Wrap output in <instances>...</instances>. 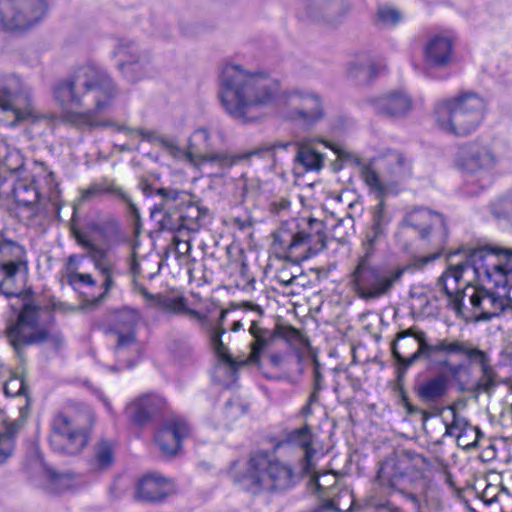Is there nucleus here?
Instances as JSON below:
<instances>
[{
	"label": "nucleus",
	"mask_w": 512,
	"mask_h": 512,
	"mask_svg": "<svg viewBox=\"0 0 512 512\" xmlns=\"http://www.w3.org/2000/svg\"><path fill=\"white\" fill-rule=\"evenodd\" d=\"M118 95V87L110 73L101 65L86 62L77 66L66 77L58 80L53 87V96L64 112V120L77 126L111 127L127 135L137 133L152 144L159 146L167 156L185 160H248L252 157L276 159L281 152L293 148V160H324L325 154L319 148L330 149L336 160H362L347 146L327 141L320 137L304 138L297 142L263 143L237 154H209L210 134L205 128L196 129L188 139L187 146H181L176 138L158 131L133 130L111 120L97 121L96 114L107 112Z\"/></svg>",
	"instance_id": "nucleus-1"
},
{
	"label": "nucleus",
	"mask_w": 512,
	"mask_h": 512,
	"mask_svg": "<svg viewBox=\"0 0 512 512\" xmlns=\"http://www.w3.org/2000/svg\"><path fill=\"white\" fill-rule=\"evenodd\" d=\"M281 94L280 82L263 70H249L238 64L224 66L219 98L225 112L247 124L258 120L274 106Z\"/></svg>",
	"instance_id": "nucleus-2"
},
{
	"label": "nucleus",
	"mask_w": 512,
	"mask_h": 512,
	"mask_svg": "<svg viewBox=\"0 0 512 512\" xmlns=\"http://www.w3.org/2000/svg\"><path fill=\"white\" fill-rule=\"evenodd\" d=\"M456 341L457 338H440L431 343L424 331L410 327L396 334L390 349L400 371L405 372L418 361L424 360L429 368L457 380L468 371V365L452 362Z\"/></svg>",
	"instance_id": "nucleus-3"
},
{
	"label": "nucleus",
	"mask_w": 512,
	"mask_h": 512,
	"mask_svg": "<svg viewBox=\"0 0 512 512\" xmlns=\"http://www.w3.org/2000/svg\"><path fill=\"white\" fill-rule=\"evenodd\" d=\"M233 479L242 490L258 495L291 488L296 482V475L288 462L273 453L258 451L249 457L245 470L235 473Z\"/></svg>",
	"instance_id": "nucleus-4"
},
{
	"label": "nucleus",
	"mask_w": 512,
	"mask_h": 512,
	"mask_svg": "<svg viewBox=\"0 0 512 512\" xmlns=\"http://www.w3.org/2000/svg\"><path fill=\"white\" fill-rule=\"evenodd\" d=\"M469 269L473 271L470 253L465 261L457 263L451 261L447 271L439 279V283H441L443 290L449 297L453 308L459 312L463 306V300L467 297L473 308L476 320L487 321L499 316L505 309L497 288L495 290H487L470 285H467L462 290L456 287L450 288V285L452 283L457 284L462 279L463 273Z\"/></svg>",
	"instance_id": "nucleus-5"
},
{
	"label": "nucleus",
	"mask_w": 512,
	"mask_h": 512,
	"mask_svg": "<svg viewBox=\"0 0 512 512\" xmlns=\"http://www.w3.org/2000/svg\"><path fill=\"white\" fill-rule=\"evenodd\" d=\"M45 313H49L48 307L29 299L23 303L15 320L8 323L7 339L20 358L23 357V350L31 345L48 342L58 348L63 344L62 335L43 322Z\"/></svg>",
	"instance_id": "nucleus-6"
},
{
	"label": "nucleus",
	"mask_w": 512,
	"mask_h": 512,
	"mask_svg": "<svg viewBox=\"0 0 512 512\" xmlns=\"http://www.w3.org/2000/svg\"><path fill=\"white\" fill-rule=\"evenodd\" d=\"M485 108V101L479 95L464 92L437 101L434 105V120L443 132L464 137L478 128Z\"/></svg>",
	"instance_id": "nucleus-7"
},
{
	"label": "nucleus",
	"mask_w": 512,
	"mask_h": 512,
	"mask_svg": "<svg viewBox=\"0 0 512 512\" xmlns=\"http://www.w3.org/2000/svg\"><path fill=\"white\" fill-rule=\"evenodd\" d=\"M375 249L362 248L356 265L350 274V283L355 293L363 300H375L388 295L398 284L407 267L376 265Z\"/></svg>",
	"instance_id": "nucleus-8"
},
{
	"label": "nucleus",
	"mask_w": 512,
	"mask_h": 512,
	"mask_svg": "<svg viewBox=\"0 0 512 512\" xmlns=\"http://www.w3.org/2000/svg\"><path fill=\"white\" fill-rule=\"evenodd\" d=\"M300 225L296 220L283 223L273 234V248L284 258L304 260L326 247L324 223L309 218Z\"/></svg>",
	"instance_id": "nucleus-9"
},
{
	"label": "nucleus",
	"mask_w": 512,
	"mask_h": 512,
	"mask_svg": "<svg viewBox=\"0 0 512 512\" xmlns=\"http://www.w3.org/2000/svg\"><path fill=\"white\" fill-rule=\"evenodd\" d=\"M93 422L94 415L88 407L78 412L69 409L55 413L48 436L51 448L62 455L79 454L88 443V428Z\"/></svg>",
	"instance_id": "nucleus-10"
},
{
	"label": "nucleus",
	"mask_w": 512,
	"mask_h": 512,
	"mask_svg": "<svg viewBox=\"0 0 512 512\" xmlns=\"http://www.w3.org/2000/svg\"><path fill=\"white\" fill-rule=\"evenodd\" d=\"M229 313L228 309L220 312L217 322L212 321V328L208 329L209 342L212 350L218 359L229 365L230 368L236 370L249 364H258L261 354L272 343L275 338V331L265 328L260 319L251 320L249 334L253 340L250 343L251 352L245 359H236L229 353L228 347L223 343L222 336L226 333L224 328V320Z\"/></svg>",
	"instance_id": "nucleus-11"
},
{
	"label": "nucleus",
	"mask_w": 512,
	"mask_h": 512,
	"mask_svg": "<svg viewBox=\"0 0 512 512\" xmlns=\"http://www.w3.org/2000/svg\"><path fill=\"white\" fill-rule=\"evenodd\" d=\"M473 272L494 282L504 309H512V249L476 248L470 251Z\"/></svg>",
	"instance_id": "nucleus-12"
},
{
	"label": "nucleus",
	"mask_w": 512,
	"mask_h": 512,
	"mask_svg": "<svg viewBox=\"0 0 512 512\" xmlns=\"http://www.w3.org/2000/svg\"><path fill=\"white\" fill-rule=\"evenodd\" d=\"M420 456L410 451L393 452L379 461L373 479L385 494L392 495L403 486H415L422 478Z\"/></svg>",
	"instance_id": "nucleus-13"
},
{
	"label": "nucleus",
	"mask_w": 512,
	"mask_h": 512,
	"mask_svg": "<svg viewBox=\"0 0 512 512\" xmlns=\"http://www.w3.org/2000/svg\"><path fill=\"white\" fill-rule=\"evenodd\" d=\"M0 109L3 112H11L14 120L10 126L14 127L21 122L28 121L32 125L40 122H49L50 118L45 114L35 111L30 90L23 86L17 77H9L0 85Z\"/></svg>",
	"instance_id": "nucleus-14"
},
{
	"label": "nucleus",
	"mask_w": 512,
	"mask_h": 512,
	"mask_svg": "<svg viewBox=\"0 0 512 512\" xmlns=\"http://www.w3.org/2000/svg\"><path fill=\"white\" fill-rule=\"evenodd\" d=\"M0 30L23 33L38 24L47 11L45 0H0Z\"/></svg>",
	"instance_id": "nucleus-15"
},
{
	"label": "nucleus",
	"mask_w": 512,
	"mask_h": 512,
	"mask_svg": "<svg viewBox=\"0 0 512 512\" xmlns=\"http://www.w3.org/2000/svg\"><path fill=\"white\" fill-rule=\"evenodd\" d=\"M28 270L25 248L0 232V292L10 297L16 295L11 288L17 278Z\"/></svg>",
	"instance_id": "nucleus-16"
},
{
	"label": "nucleus",
	"mask_w": 512,
	"mask_h": 512,
	"mask_svg": "<svg viewBox=\"0 0 512 512\" xmlns=\"http://www.w3.org/2000/svg\"><path fill=\"white\" fill-rule=\"evenodd\" d=\"M76 242L87 250V256L90 258L94 268L102 276L103 292L92 300L94 305L102 302L110 290L114 287V277L119 274L117 261L111 255L109 249L96 245L86 233L79 230L73 231Z\"/></svg>",
	"instance_id": "nucleus-17"
},
{
	"label": "nucleus",
	"mask_w": 512,
	"mask_h": 512,
	"mask_svg": "<svg viewBox=\"0 0 512 512\" xmlns=\"http://www.w3.org/2000/svg\"><path fill=\"white\" fill-rule=\"evenodd\" d=\"M286 104L290 107L288 117L311 128L324 118L320 97L312 92L293 90L286 93Z\"/></svg>",
	"instance_id": "nucleus-18"
},
{
	"label": "nucleus",
	"mask_w": 512,
	"mask_h": 512,
	"mask_svg": "<svg viewBox=\"0 0 512 512\" xmlns=\"http://www.w3.org/2000/svg\"><path fill=\"white\" fill-rule=\"evenodd\" d=\"M139 321V314L134 310H124L117 316L115 334L117 343L115 353L120 362L126 363L131 367L134 362L127 355L138 354L140 346L136 340L135 327Z\"/></svg>",
	"instance_id": "nucleus-19"
},
{
	"label": "nucleus",
	"mask_w": 512,
	"mask_h": 512,
	"mask_svg": "<svg viewBox=\"0 0 512 512\" xmlns=\"http://www.w3.org/2000/svg\"><path fill=\"white\" fill-rule=\"evenodd\" d=\"M453 356L464 357L471 364H478L480 366L482 374L477 382L478 389L489 394L495 388L496 373L490 365V358L485 351L479 349L469 340L457 338L452 351Z\"/></svg>",
	"instance_id": "nucleus-20"
},
{
	"label": "nucleus",
	"mask_w": 512,
	"mask_h": 512,
	"mask_svg": "<svg viewBox=\"0 0 512 512\" xmlns=\"http://www.w3.org/2000/svg\"><path fill=\"white\" fill-rule=\"evenodd\" d=\"M156 193L162 197V203L153 210V214L156 210L164 211L163 217L159 221L161 229L174 234L187 233L180 206L176 204L187 196L186 193L172 188H159L156 189Z\"/></svg>",
	"instance_id": "nucleus-21"
},
{
	"label": "nucleus",
	"mask_w": 512,
	"mask_h": 512,
	"mask_svg": "<svg viewBox=\"0 0 512 512\" xmlns=\"http://www.w3.org/2000/svg\"><path fill=\"white\" fill-rule=\"evenodd\" d=\"M349 0H305L303 16L312 22L335 24L350 10Z\"/></svg>",
	"instance_id": "nucleus-22"
},
{
	"label": "nucleus",
	"mask_w": 512,
	"mask_h": 512,
	"mask_svg": "<svg viewBox=\"0 0 512 512\" xmlns=\"http://www.w3.org/2000/svg\"><path fill=\"white\" fill-rule=\"evenodd\" d=\"M173 482L157 472L144 474L136 484L135 497L145 502H161L174 493Z\"/></svg>",
	"instance_id": "nucleus-23"
},
{
	"label": "nucleus",
	"mask_w": 512,
	"mask_h": 512,
	"mask_svg": "<svg viewBox=\"0 0 512 512\" xmlns=\"http://www.w3.org/2000/svg\"><path fill=\"white\" fill-rule=\"evenodd\" d=\"M189 434L187 423L181 418L170 419L156 435V443L162 454L174 456L181 448V441Z\"/></svg>",
	"instance_id": "nucleus-24"
},
{
	"label": "nucleus",
	"mask_w": 512,
	"mask_h": 512,
	"mask_svg": "<svg viewBox=\"0 0 512 512\" xmlns=\"http://www.w3.org/2000/svg\"><path fill=\"white\" fill-rule=\"evenodd\" d=\"M371 104L376 113L390 118L404 117L412 109L411 97L402 90L383 94L373 99Z\"/></svg>",
	"instance_id": "nucleus-25"
},
{
	"label": "nucleus",
	"mask_w": 512,
	"mask_h": 512,
	"mask_svg": "<svg viewBox=\"0 0 512 512\" xmlns=\"http://www.w3.org/2000/svg\"><path fill=\"white\" fill-rule=\"evenodd\" d=\"M105 193L125 202L130 212L134 216L139 217L138 209L130 196L121 187L117 186L113 180H108L107 178L99 182H93L87 188L80 189V197L75 201V206H80Z\"/></svg>",
	"instance_id": "nucleus-26"
},
{
	"label": "nucleus",
	"mask_w": 512,
	"mask_h": 512,
	"mask_svg": "<svg viewBox=\"0 0 512 512\" xmlns=\"http://www.w3.org/2000/svg\"><path fill=\"white\" fill-rule=\"evenodd\" d=\"M405 223L419 232L422 239H428L430 231L446 234L443 217L428 209L419 208L410 211L405 217Z\"/></svg>",
	"instance_id": "nucleus-27"
},
{
	"label": "nucleus",
	"mask_w": 512,
	"mask_h": 512,
	"mask_svg": "<svg viewBox=\"0 0 512 512\" xmlns=\"http://www.w3.org/2000/svg\"><path fill=\"white\" fill-rule=\"evenodd\" d=\"M165 400L154 394L144 395L130 403L126 412L138 424L147 423L165 407Z\"/></svg>",
	"instance_id": "nucleus-28"
},
{
	"label": "nucleus",
	"mask_w": 512,
	"mask_h": 512,
	"mask_svg": "<svg viewBox=\"0 0 512 512\" xmlns=\"http://www.w3.org/2000/svg\"><path fill=\"white\" fill-rule=\"evenodd\" d=\"M452 53V41L448 37L435 36L425 46V65L430 68H443L450 63Z\"/></svg>",
	"instance_id": "nucleus-29"
},
{
	"label": "nucleus",
	"mask_w": 512,
	"mask_h": 512,
	"mask_svg": "<svg viewBox=\"0 0 512 512\" xmlns=\"http://www.w3.org/2000/svg\"><path fill=\"white\" fill-rule=\"evenodd\" d=\"M314 438L315 436L307 424L295 429L288 436V442L303 451L301 468L304 473H311L314 469L316 455V450L313 447Z\"/></svg>",
	"instance_id": "nucleus-30"
},
{
	"label": "nucleus",
	"mask_w": 512,
	"mask_h": 512,
	"mask_svg": "<svg viewBox=\"0 0 512 512\" xmlns=\"http://www.w3.org/2000/svg\"><path fill=\"white\" fill-rule=\"evenodd\" d=\"M116 68L130 83H137L154 72L150 54L129 61H118Z\"/></svg>",
	"instance_id": "nucleus-31"
},
{
	"label": "nucleus",
	"mask_w": 512,
	"mask_h": 512,
	"mask_svg": "<svg viewBox=\"0 0 512 512\" xmlns=\"http://www.w3.org/2000/svg\"><path fill=\"white\" fill-rule=\"evenodd\" d=\"M185 198L178 201L184 225L187 233L196 232L208 218V210L193 202L184 203Z\"/></svg>",
	"instance_id": "nucleus-32"
},
{
	"label": "nucleus",
	"mask_w": 512,
	"mask_h": 512,
	"mask_svg": "<svg viewBox=\"0 0 512 512\" xmlns=\"http://www.w3.org/2000/svg\"><path fill=\"white\" fill-rule=\"evenodd\" d=\"M141 295L149 302L150 306L160 308L166 312L179 314L185 310L183 297H169L163 294H151L145 287L139 289Z\"/></svg>",
	"instance_id": "nucleus-33"
},
{
	"label": "nucleus",
	"mask_w": 512,
	"mask_h": 512,
	"mask_svg": "<svg viewBox=\"0 0 512 512\" xmlns=\"http://www.w3.org/2000/svg\"><path fill=\"white\" fill-rule=\"evenodd\" d=\"M448 383L445 375H438L418 387V396L425 402L439 401L447 392Z\"/></svg>",
	"instance_id": "nucleus-34"
},
{
	"label": "nucleus",
	"mask_w": 512,
	"mask_h": 512,
	"mask_svg": "<svg viewBox=\"0 0 512 512\" xmlns=\"http://www.w3.org/2000/svg\"><path fill=\"white\" fill-rule=\"evenodd\" d=\"M35 181V176H33L29 183L26 177H22L16 183H13V197L19 205L30 206L37 203L40 193L35 186Z\"/></svg>",
	"instance_id": "nucleus-35"
},
{
	"label": "nucleus",
	"mask_w": 512,
	"mask_h": 512,
	"mask_svg": "<svg viewBox=\"0 0 512 512\" xmlns=\"http://www.w3.org/2000/svg\"><path fill=\"white\" fill-rule=\"evenodd\" d=\"M114 458L115 449L113 442L101 440L94 447L91 466L94 470H106L112 466Z\"/></svg>",
	"instance_id": "nucleus-36"
},
{
	"label": "nucleus",
	"mask_w": 512,
	"mask_h": 512,
	"mask_svg": "<svg viewBox=\"0 0 512 512\" xmlns=\"http://www.w3.org/2000/svg\"><path fill=\"white\" fill-rule=\"evenodd\" d=\"M46 488L52 493H60L70 489L73 485V476L70 473L56 471L52 467L45 470Z\"/></svg>",
	"instance_id": "nucleus-37"
},
{
	"label": "nucleus",
	"mask_w": 512,
	"mask_h": 512,
	"mask_svg": "<svg viewBox=\"0 0 512 512\" xmlns=\"http://www.w3.org/2000/svg\"><path fill=\"white\" fill-rule=\"evenodd\" d=\"M312 485L319 494L323 504L326 502L327 498L340 488L338 486L336 475L330 472H325L315 477L312 480Z\"/></svg>",
	"instance_id": "nucleus-38"
},
{
	"label": "nucleus",
	"mask_w": 512,
	"mask_h": 512,
	"mask_svg": "<svg viewBox=\"0 0 512 512\" xmlns=\"http://www.w3.org/2000/svg\"><path fill=\"white\" fill-rule=\"evenodd\" d=\"M149 51L142 49L137 42L131 39H121L118 41L113 55L118 57V61H129L139 58L140 55H148Z\"/></svg>",
	"instance_id": "nucleus-39"
},
{
	"label": "nucleus",
	"mask_w": 512,
	"mask_h": 512,
	"mask_svg": "<svg viewBox=\"0 0 512 512\" xmlns=\"http://www.w3.org/2000/svg\"><path fill=\"white\" fill-rule=\"evenodd\" d=\"M352 503V492L346 488H339V490L326 499V502L322 506L326 510L347 512L350 510Z\"/></svg>",
	"instance_id": "nucleus-40"
},
{
	"label": "nucleus",
	"mask_w": 512,
	"mask_h": 512,
	"mask_svg": "<svg viewBox=\"0 0 512 512\" xmlns=\"http://www.w3.org/2000/svg\"><path fill=\"white\" fill-rule=\"evenodd\" d=\"M373 222V229L371 232L367 233L366 240L363 242L362 248H367L370 246L372 249H375L376 242L384 234L387 221L385 220L382 202L379 203L376 208L373 216Z\"/></svg>",
	"instance_id": "nucleus-41"
},
{
	"label": "nucleus",
	"mask_w": 512,
	"mask_h": 512,
	"mask_svg": "<svg viewBox=\"0 0 512 512\" xmlns=\"http://www.w3.org/2000/svg\"><path fill=\"white\" fill-rule=\"evenodd\" d=\"M19 429L17 422L9 423L3 432H0V464L11 457L14 451V439Z\"/></svg>",
	"instance_id": "nucleus-42"
},
{
	"label": "nucleus",
	"mask_w": 512,
	"mask_h": 512,
	"mask_svg": "<svg viewBox=\"0 0 512 512\" xmlns=\"http://www.w3.org/2000/svg\"><path fill=\"white\" fill-rule=\"evenodd\" d=\"M348 74L360 84H365L376 75V67L373 63L358 59L349 64Z\"/></svg>",
	"instance_id": "nucleus-43"
},
{
	"label": "nucleus",
	"mask_w": 512,
	"mask_h": 512,
	"mask_svg": "<svg viewBox=\"0 0 512 512\" xmlns=\"http://www.w3.org/2000/svg\"><path fill=\"white\" fill-rule=\"evenodd\" d=\"M415 486H403L398 490L396 493L400 494L402 497H404L406 500L410 501L414 505L415 512H425V507H428L433 502V507L436 512H439L442 510L441 503L435 499L430 500L427 496L424 498V500H421V498L411 490Z\"/></svg>",
	"instance_id": "nucleus-44"
},
{
	"label": "nucleus",
	"mask_w": 512,
	"mask_h": 512,
	"mask_svg": "<svg viewBox=\"0 0 512 512\" xmlns=\"http://www.w3.org/2000/svg\"><path fill=\"white\" fill-rule=\"evenodd\" d=\"M463 154L470 157V160H494L499 157L494 147L488 144L472 142L462 148Z\"/></svg>",
	"instance_id": "nucleus-45"
},
{
	"label": "nucleus",
	"mask_w": 512,
	"mask_h": 512,
	"mask_svg": "<svg viewBox=\"0 0 512 512\" xmlns=\"http://www.w3.org/2000/svg\"><path fill=\"white\" fill-rule=\"evenodd\" d=\"M357 164H360V173L363 181L367 186H369L371 189L383 193L385 191V186L378 174V172L373 167L372 163H363V162H356Z\"/></svg>",
	"instance_id": "nucleus-46"
},
{
	"label": "nucleus",
	"mask_w": 512,
	"mask_h": 512,
	"mask_svg": "<svg viewBox=\"0 0 512 512\" xmlns=\"http://www.w3.org/2000/svg\"><path fill=\"white\" fill-rule=\"evenodd\" d=\"M248 406L240 399H231L223 408L224 425L229 426L246 414Z\"/></svg>",
	"instance_id": "nucleus-47"
},
{
	"label": "nucleus",
	"mask_w": 512,
	"mask_h": 512,
	"mask_svg": "<svg viewBox=\"0 0 512 512\" xmlns=\"http://www.w3.org/2000/svg\"><path fill=\"white\" fill-rule=\"evenodd\" d=\"M483 437V433L477 426L466 428L456 435L457 445L463 450H471L478 446L479 439Z\"/></svg>",
	"instance_id": "nucleus-48"
},
{
	"label": "nucleus",
	"mask_w": 512,
	"mask_h": 512,
	"mask_svg": "<svg viewBox=\"0 0 512 512\" xmlns=\"http://www.w3.org/2000/svg\"><path fill=\"white\" fill-rule=\"evenodd\" d=\"M410 306L411 309L418 314L428 315V306L430 300L424 289L421 287H412L410 290Z\"/></svg>",
	"instance_id": "nucleus-49"
},
{
	"label": "nucleus",
	"mask_w": 512,
	"mask_h": 512,
	"mask_svg": "<svg viewBox=\"0 0 512 512\" xmlns=\"http://www.w3.org/2000/svg\"><path fill=\"white\" fill-rule=\"evenodd\" d=\"M37 170L45 173L44 181L48 187V199L53 205H58L60 197L59 183L56 181L55 174L52 171H46L44 162H33Z\"/></svg>",
	"instance_id": "nucleus-50"
},
{
	"label": "nucleus",
	"mask_w": 512,
	"mask_h": 512,
	"mask_svg": "<svg viewBox=\"0 0 512 512\" xmlns=\"http://www.w3.org/2000/svg\"><path fill=\"white\" fill-rule=\"evenodd\" d=\"M4 392L7 396L27 397V386L22 375H13L4 385Z\"/></svg>",
	"instance_id": "nucleus-51"
},
{
	"label": "nucleus",
	"mask_w": 512,
	"mask_h": 512,
	"mask_svg": "<svg viewBox=\"0 0 512 512\" xmlns=\"http://www.w3.org/2000/svg\"><path fill=\"white\" fill-rule=\"evenodd\" d=\"M172 243L177 258L186 257L191 251L190 233H176L173 235Z\"/></svg>",
	"instance_id": "nucleus-52"
},
{
	"label": "nucleus",
	"mask_w": 512,
	"mask_h": 512,
	"mask_svg": "<svg viewBox=\"0 0 512 512\" xmlns=\"http://www.w3.org/2000/svg\"><path fill=\"white\" fill-rule=\"evenodd\" d=\"M378 17L382 23L389 26L397 25L402 19V15L397 9L388 6L379 8Z\"/></svg>",
	"instance_id": "nucleus-53"
},
{
	"label": "nucleus",
	"mask_w": 512,
	"mask_h": 512,
	"mask_svg": "<svg viewBox=\"0 0 512 512\" xmlns=\"http://www.w3.org/2000/svg\"><path fill=\"white\" fill-rule=\"evenodd\" d=\"M501 494L510 495L508 489L504 486L499 488L494 485H487L483 490L481 498L486 505H491L499 500Z\"/></svg>",
	"instance_id": "nucleus-54"
},
{
	"label": "nucleus",
	"mask_w": 512,
	"mask_h": 512,
	"mask_svg": "<svg viewBox=\"0 0 512 512\" xmlns=\"http://www.w3.org/2000/svg\"><path fill=\"white\" fill-rule=\"evenodd\" d=\"M189 316L191 320L198 322L201 328L205 331L212 328V320L207 317V315L201 314L197 310L187 308L185 306V310L182 312Z\"/></svg>",
	"instance_id": "nucleus-55"
},
{
	"label": "nucleus",
	"mask_w": 512,
	"mask_h": 512,
	"mask_svg": "<svg viewBox=\"0 0 512 512\" xmlns=\"http://www.w3.org/2000/svg\"><path fill=\"white\" fill-rule=\"evenodd\" d=\"M456 168L467 174H481L485 170L480 162H456Z\"/></svg>",
	"instance_id": "nucleus-56"
},
{
	"label": "nucleus",
	"mask_w": 512,
	"mask_h": 512,
	"mask_svg": "<svg viewBox=\"0 0 512 512\" xmlns=\"http://www.w3.org/2000/svg\"><path fill=\"white\" fill-rule=\"evenodd\" d=\"M276 280L281 283L284 286H290L292 285L295 280L297 279V275L291 271H289V268L284 267L282 269H279L276 272Z\"/></svg>",
	"instance_id": "nucleus-57"
},
{
	"label": "nucleus",
	"mask_w": 512,
	"mask_h": 512,
	"mask_svg": "<svg viewBox=\"0 0 512 512\" xmlns=\"http://www.w3.org/2000/svg\"><path fill=\"white\" fill-rule=\"evenodd\" d=\"M452 412H453V421L451 424L456 430H458V432H462L466 428H469L472 426L464 417L459 416L457 414V412L455 411V409H452Z\"/></svg>",
	"instance_id": "nucleus-58"
},
{
	"label": "nucleus",
	"mask_w": 512,
	"mask_h": 512,
	"mask_svg": "<svg viewBox=\"0 0 512 512\" xmlns=\"http://www.w3.org/2000/svg\"><path fill=\"white\" fill-rule=\"evenodd\" d=\"M312 362H313V366H314V369H313L314 386H316L317 389H322L323 376L321 373V365L319 363L318 358L315 355L313 356Z\"/></svg>",
	"instance_id": "nucleus-59"
},
{
	"label": "nucleus",
	"mask_w": 512,
	"mask_h": 512,
	"mask_svg": "<svg viewBox=\"0 0 512 512\" xmlns=\"http://www.w3.org/2000/svg\"><path fill=\"white\" fill-rule=\"evenodd\" d=\"M71 281L74 283L80 282V283H83V284L89 285V286L96 285V280L89 273H76L71 276Z\"/></svg>",
	"instance_id": "nucleus-60"
},
{
	"label": "nucleus",
	"mask_w": 512,
	"mask_h": 512,
	"mask_svg": "<svg viewBox=\"0 0 512 512\" xmlns=\"http://www.w3.org/2000/svg\"><path fill=\"white\" fill-rule=\"evenodd\" d=\"M128 266L130 273L133 275V278H136L137 276L140 275L141 268L135 251L132 252L131 256L128 259Z\"/></svg>",
	"instance_id": "nucleus-61"
},
{
	"label": "nucleus",
	"mask_w": 512,
	"mask_h": 512,
	"mask_svg": "<svg viewBox=\"0 0 512 512\" xmlns=\"http://www.w3.org/2000/svg\"><path fill=\"white\" fill-rule=\"evenodd\" d=\"M242 306L245 310L256 312L258 314L259 318H261L264 314L263 308L257 304L252 303V302H243Z\"/></svg>",
	"instance_id": "nucleus-62"
},
{
	"label": "nucleus",
	"mask_w": 512,
	"mask_h": 512,
	"mask_svg": "<svg viewBox=\"0 0 512 512\" xmlns=\"http://www.w3.org/2000/svg\"><path fill=\"white\" fill-rule=\"evenodd\" d=\"M248 270H249L248 265L245 262H242L241 267H240V274L243 277V280L246 283L250 284V283L254 282V278L249 276Z\"/></svg>",
	"instance_id": "nucleus-63"
},
{
	"label": "nucleus",
	"mask_w": 512,
	"mask_h": 512,
	"mask_svg": "<svg viewBox=\"0 0 512 512\" xmlns=\"http://www.w3.org/2000/svg\"><path fill=\"white\" fill-rule=\"evenodd\" d=\"M139 188L143 191L144 194L146 195H150L152 193V186L151 184L149 183V181L142 177L139 181Z\"/></svg>",
	"instance_id": "nucleus-64"
}]
</instances>
